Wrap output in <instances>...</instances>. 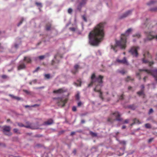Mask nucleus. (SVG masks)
<instances>
[{
  "label": "nucleus",
  "instance_id": "1",
  "mask_svg": "<svg viewBox=\"0 0 157 157\" xmlns=\"http://www.w3.org/2000/svg\"><path fill=\"white\" fill-rule=\"evenodd\" d=\"M104 25L100 23L97 25L89 35V43L93 46H97L103 40L104 35Z\"/></svg>",
  "mask_w": 157,
  "mask_h": 157
},
{
  "label": "nucleus",
  "instance_id": "2",
  "mask_svg": "<svg viewBox=\"0 0 157 157\" xmlns=\"http://www.w3.org/2000/svg\"><path fill=\"white\" fill-rule=\"evenodd\" d=\"M132 30L131 28H129L126 31L124 34H122L121 40L116 41L115 44H112L111 45V49L115 52H117V47L121 49H124L126 46V37L130 33Z\"/></svg>",
  "mask_w": 157,
  "mask_h": 157
},
{
  "label": "nucleus",
  "instance_id": "3",
  "mask_svg": "<svg viewBox=\"0 0 157 157\" xmlns=\"http://www.w3.org/2000/svg\"><path fill=\"white\" fill-rule=\"evenodd\" d=\"M103 78V76L99 75L98 76H96L95 74L93 73L91 77V82L88 85L89 86L92 85L94 84L96 85L94 90L95 92H98L100 98L102 100L103 99V98L102 95V93L101 91V88L102 86Z\"/></svg>",
  "mask_w": 157,
  "mask_h": 157
},
{
  "label": "nucleus",
  "instance_id": "4",
  "mask_svg": "<svg viewBox=\"0 0 157 157\" xmlns=\"http://www.w3.org/2000/svg\"><path fill=\"white\" fill-rule=\"evenodd\" d=\"M121 115L117 112H116L112 113L110 116V117L108 119V121L110 122H112L113 121L116 120L118 121H121L122 119L120 117Z\"/></svg>",
  "mask_w": 157,
  "mask_h": 157
},
{
  "label": "nucleus",
  "instance_id": "5",
  "mask_svg": "<svg viewBox=\"0 0 157 157\" xmlns=\"http://www.w3.org/2000/svg\"><path fill=\"white\" fill-rule=\"evenodd\" d=\"M155 32L153 31H151L147 33L146 38L144 40V42L151 40L153 39H155L157 40V35H155Z\"/></svg>",
  "mask_w": 157,
  "mask_h": 157
},
{
  "label": "nucleus",
  "instance_id": "6",
  "mask_svg": "<svg viewBox=\"0 0 157 157\" xmlns=\"http://www.w3.org/2000/svg\"><path fill=\"white\" fill-rule=\"evenodd\" d=\"M139 71H144L147 73L151 74L155 78V80L157 81V69L153 71L149 70L147 69H140Z\"/></svg>",
  "mask_w": 157,
  "mask_h": 157
},
{
  "label": "nucleus",
  "instance_id": "7",
  "mask_svg": "<svg viewBox=\"0 0 157 157\" xmlns=\"http://www.w3.org/2000/svg\"><path fill=\"white\" fill-rule=\"evenodd\" d=\"M140 49V48L138 46L133 47L129 50V52L133 56L137 57L138 55L137 51L139 50Z\"/></svg>",
  "mask_w": 157,
  "mask_h": 157
},
{
  "label": "nucleus",
  "instance_id": "8",
  "mask_svg": "<svg viewBox=\"0 0 157 157\" xmlns=\"http://www.w3.org/2000/svg\"><path fill=\"white\" fill-rule=\"evenodd\" d=\"M18 125L21 127H24L26 128H30L33 129H37L39 128L38 126L35 124H31L29 125L25 126L22 123H18Z\"/></svg>",
  "mask_w": 157,
  "mask_h": 157
},
{
  "label": "nucleus",
  "instance_id": "9",
  "mask_svg": "<svg viewBox=\"0 0 157 157\" xmlns=\"http://www.w3.org/2000/svg\"><path fill=\"white\" fill-rule=\"evenodd\" d=\"M11 128L10 126H4L3 127V132L5 134L8 136H10L12 134L10 132Z\"/></svg>",
  "mask_w": 157,
  "mask_h": 157
},
{
  "label": "nucleus",
  "instance_id": "10",
  "mask_svg": "<svg viewBox=\"0 0 157 157\" xmlns=\"http://www.w3.org/2000/svg\"><path fill=\"white\" fill-rule=\"evenodd\" d=\"M116 62L126 65H129V63L127 59L125 57H124L122 60L120 59L119 58H117L116 60Z\"/></svg>",
  "mask_w": 157,
  "mask_h": 157
},
{
  "label": "nucleus",
  "instance_id": "11",
  "mask_svg": "<svg viewBox=\"0 0 157 157\" xmlns=\"http://www.w3.org/2000/svg\"><path fill=\"white\" fill-rule=\"evenodd\" d=\"M78 5L77 7V10L80 11L82 7L86 4L87 0H78Z\"/></svg>",
  "mask_w": 157,
  "mask_h": 157
},
{
  "label": "nucleus",
  "instance_id": "12",
  "mask_svg": "<svg viewBox=\"0 0 157 157\" xmlns=\"http://www.w3.org/2000/svg\"><path fill=\"white\" fill-rule=\"evenodd\" d=\"M67 99H64L62 98H59L58 101V103L59 105L63 107L64 106L65 104L67 102Z\"/></svg>",
  "mask_w": 157,
  "mask_h": 157
},
{
  "label": "nucleus",
  "instance_id": "13",
  "mask_svg": "<svg viewBox=\"0 0 157 157\" xmlns=\"http://www.w3.org/2000/svg\"><path fill=\"white\" fill-rule=\"evenodd\" d=\"M132 10H129L127 12H126L125 13H124L123 14H122V15H121L120 18L121 19H123L124 18H125L128 16L131 15L132 13Z\"/></svg>",
  "mask_w": 157,
  "mask_h": 157
},
{
  "label": "nucleus",
  "instance_id": "14",
  "mask_svg": "<svg viewBox=\"0 0 157 157\" xmlns=\"http://www.w3.org/2000/svg\"><path fill=\"white\" fill-rule=\"evenodd\" d=\"M67 90L64 88L59 89L57 90H54L53 91V93H62L63 92H66Z\"/></svg>",
  "mask_w": 157,
  "mask_h": 157
},
{
  "label": "nucleus",
  "instance_id": "15",
  "mask_svg": "<svg viewBox=\"0 0 157 157\" xmlns=\"http://www.w3.org/2000/svg\"><path fill=\"white\" fill-rule=\"evenodd\" d=\"M79 68V66L78 65H76L74 66V68L73 70L72 71L73 73L75 74L78 71V69Z\"/></svg>",
  "mask_w": 157,
  "mask_h": 157
},
{
  "label": "nucleus",
  "instance_id": "16",
  "mask_svg": "<svg viewBox=\"0 0 157 157\" xmlns=\"http://www.w3.org/2000/svg\"><path fill=\"white\" fill-rule=\"evenodd\" d=\"M53 123V121L52 119H50L47 121L45 122L44 123V124L46 125H50Z\"/></svg>",
  "mask_w": 157,
  "mask_h": 157
},
{
  "label": "nucleus",
  "instance_id": "17",
  "mask_svg": "<svg viewBox=\"0 0 157 157\" xmlns=\"http://www.w3.org/2000/svg\"><path fill=\"white\" fill-rule=\"evenodd\" d=\"M25 64L23 63H21L18 66V70H20L21 69L25 68Z\"/></svg>",
  "mask_w": 157,
  "mask_h": 157
},
{
  "label": "nucleus",
  "instance_id": "18",
  "mask_svg": "<svg viewBox=\"0 0 157 157\" xmlns=\"http://www.w3.org/2000/svg\"><path fill=\"white\" fill-rule=\"evenodd\" d=\"M57 56L58 55L55 56L54 59L52 61V65H54L56 63H58L59 62V61L56 60V58Z\"/></svg>",
  "mask_w": 157,
  "mask_h": 157
},
{
  "label": "nucleus",
  "instance_id": "19",
  "mask_svg": "<svg viewBox=\"0 0 157 157\" xmlns=\"http://www.w3.org/2000/svg\"><path fill=\"white\" fill-rule=\"evenodd\" d=\"M157 2V1L156 0H151L149 2L147 3V5H150L153 4Z\"/></svg>",
  "mask_w": 157,
  "mask_h": 157
},
{
  "label": "nucleus",
  "instance_id": "20",
  "mask_svg": "<svg viewBox=\"0 0 157 157\" xmlns=\"http://www.w3.org/2000/svg\"><path fill=\"white\" fill-rule=\"evenodd\" d=\"M142 61H143V63H148L150 66L153 63V62H149L148 61L145 60L144 58L142 59Z\"/></svg>",
  "mask_w": 157,
  "mask_h": 157
},
{
  "label": "nucleus",
  "instance_id": "21",
  "mask_svg": "<svg viewBox=\"0 0 157 157\" xmlns=\"http://www.w3.org/2000/svg\"><path fill=\"white\" fill-rule=\"evenodd\" d=\"M24 60L26 61L27 63H30L31 61V59L29 57H24Z\"/></svg>",
  "mask_w": 157,
  "mask_h": 157
},
{
  "label": "nucleus",
  "instance_id": "22",
  "mask_svg": "<svg viewBox=\"0 0 157 157\" xmlns=\"http://www.w3.org/2000/svg\"><path fill=\"white\" fill-rule=\"evenodd\" d=\"M75 99L77 100H79L80 99V93L79 92H77L75 96Z\"/></svg>",
  "mask_w": 157,
  "mask_h": 157
},
{
  "label": "nucleus",
  "instance_id": "23",
  "mask_svg": "<svg viewBox=\"0 0 157 157\" xmlns=\"http://www.w3.org/2000/svg\"><path fill=\"white\" fill-rule=\"evenodd\" d=\"M45 56L43 55V56H39L37 58H35L36 60V58H39L40 60H42L44 58H45Z\"/></svg>",
  "mask_w": 157,
  "mask_h": 157
},
{
  "label": "nucleus",
  "instance_id": "24",
  "mask_svg": "<svg viewBox=\"0 0 157 157\" xmlns=\"http://www.w3.org/2000/svg\"><path fill=\"white\" fill-rule=\"evenodd\" d=\"M137 94L139 95H143L144 96V94L143 92V91L142 90L138 92H137Z\"/></svg>",
  "mask_w": 157,
  "mask_h": 157
},
{
  "label": "nucleus",
  "instance_id": "25",
  "mask_svg": "<svg viewBox=\"0 0 157 157\" xmlns=\"http://www.w3.org/2000/svg\"><path fill=\"white\" fill-rule=\"evenodd\" d=\"M140 33H137L136 34H135V35H133V37H136L137 38H140Z\"/></svg>",
  "mask_w": 157,
  "mask_h": 157
},
{
  "label": "nucleus",
  "instance_id": "26",
  "mask_svg": "<svg viewBox=\"0 0 157 157\" xmlns=\"http://www.w3.org/2000/svg\"><path fill=\"white\" fill-rule=\"evenodd\" d=\"M10 96H11L13 98H14L18 100H20L21 99V98H19L18 97L14 96L13 95H10Z\"/></svg>",
  "mask_w": 157,
  "mask_h": 157
},
{
  "label": "nucleus",
  "instance_id": "27",
  "mask_svg": "<svg viewBox=\"0 0 157 157\" xmlns=\"http://www.w3.org/2000/svg\"><path fill=\"white\" fill-rule=\"evenodd\" d=\"M90 134L93 137H96L97 136V134L96 133L93 132H90Z\"/></svg>",
  "mask_w": 157,
  "mask_h": 157
},
{
  "label": "nucleus",
  "instance_id": "28",
  "mask_svg": "<svg viewBox=\"0 0 157 157\" xmlns=\"http://www.w3.org/2000/svg\"><path fill=\"white\" fill-rule=\"evenodd\" d=\"M145 126L146 128H151L150 124L148 123L146 124L145 125Z\"/></svg>",
  "mask_w": 157,
  "mask_h": 157
},
{
  "label": "nucleus",
  "instance_id": "29",
  "mask_svg": "<svg viewBox=\"0 0 157 157\" xmlns=\"http://www.w3.org/2000/svg\"><path fill=\"white\" fill-rule=\"evenodd\" d=\"M134 123L137 124H140V123L139 122V121L137 119H135L134 120Z\"/></svg>",
  "mask_w": 157,
  "mask_h": 157
},
{
  "label": "nucleus",
  "instance_id": "30",
  "mask_svg": "<svg viewBox=\"0 0 157 157\" xmlns=\"http://www.w3.org/2000/svg\"><path fill=\"white\" fill-rule=\"evenodd\" d=\"M36 80H33L32 81L30 82H29V83L30 85H32L33 83H36Z\"/></svg>",
  "mask_w": 157,
  "mask_h": 157
},
{
  "label": "nucleus",
  "instance_id": "31",
  "mask_svg": "<svg viewBox=\"0 0 157 157\" xmlns=\"http://www.w3.org/2000/svg\"><path fill=\"white\" fill-rule=\"evenodd\" d=\"M24 19L23 18H22L21 19V20L20 22L17 24V26H19L22 23V22L24 21Z\"/></svg>",
  "mask_w": 157,
  "mask_h": 157
},
{
  "label": "nucleus",
  "instance_id": "32",
  "mask_svg": "<svg viewBox=\"0 0 157 157\" xmlns=\"http://www.w3.org/2000/svg\"><path fill=\"white\" fill-rule=\"evenodd\" d=\"M119 72L122 75H124L125 73V71L123 70L120 71Z\"/></svg>",
  "mask_w": 157,
  "mask_h": 157
},
{
  "label": "nucleus",
  "instance_id": "33",
  "mask_svg": "<svg viewBox=\"0 0 157 157\" xmlns=\"http://www.w3.org/2000/svg\"><path fill=\"white\" fill-rule=\"evenodd\" d=\"M36 4L37 6H40L41 7L42 6L41 4L40 3L36 2Z\"/></svg>",
  "mask_w": 157,
  "mask_h": 157
},
{
  "label": "nucleus",
  "instance_id": "34",
  "mask_svg": "<svg viewBox=\"0 0 157 157\" xmlns=\"http://www.w3.org/2000/svg\"><path fill=\"white\" fill-rule=\"evenodd\" d=\"M132 80V79L130 77H128L126 79V81L128 82L130 80Z\"/></svg>",
  "mask_w": 157,
  "mask_h": 157
},
{
  "label": "nucleus",
  "instance_id": "35",
  "mask_svg": "<svg viewBox=\"0 0 157 157\" xmlns=\"http://www.w3.org/2000/svg\"><path fill=\"white\" fill-rule=\"evenodd\" d=\"M45 77L47 78H49L50 77V75L49 74H45Z\"/></svg>",
  "mask_w": 157,
  "mask_h": 157
},
{
  "label": "nucleus",
  "instance_id": "36",
  "mask_svg": "<svg viewBox=\"0 0 157 157\" xmlns=\"http://www.w3.org/2000/svg\"><path fill=\"white\" fill-rule=\"evenodd\" d=\"M72 10L71 8H69L68 10V12L69 13H72Z\"/></svg>",
  "mask_w": 157,
  "mask_h": 157
},
{
  "label": "nucleus",
  "instance_id": "37",
  "mask_svg": "<svg viewBox=\"0 0 157 157\" xmlns=\"http://www.w3.org/2000/svg\"><path fill=\"white\" fill-rule=\"evenodd\" d=\"M82 104V103L81 101H79L78 103V106H80Z\"/></svg>",
  "mask_w": 157,
  "mask_h": 157
},
{
  "label": "nucleus",
  "instance_id": "38",
  "mask_svg": "<svg viewBox=\"0 0 157 157\" xmlns=\"http://www.w3.org/2000/svg\"><path fill=\"white\" fill-rule=\"evenodd\" d=\"M51 26L50 25H47L46 27V29L47 30H49L50 29Z\"/></svg>",
  "mask_w": 157,
  "mask_h": 157
},
{
  "label": "nucleus",
  "instance_id": "39",
  "mask_svg": "<svg viewBox=\"0 0 157 157\" xmlns=\"http://www.w3.org/2000/svg\"><path fill=\"white\" fill-rule=\"evenodd\" d=\"M70 29L71 30L73 31H74L76 29L75 28L73 27V28H70Z\"/></svg>",
  "mask_w": 157,
  "mask_h": 157
},
{
  "label": "nucleus",
  "instance_id": "40",
  "mask_svg": "<svg viewBox=\"0 0 157 157\" xmlns=\"http://www.w3.org/2000/svg\"><path fill=\"white\" fill-rule=\"evenodd\" d=\"M13 131L15 133H17L18 132V129L17 128H14Z\"/></svg>",
  "mask_w": 157,
  "mask_h": 157
},
{
  "label": "nucleus",
  "instance_id": "41",
  "mask_svg": "<svg viewBox=\"0 0 157 157\" xmlns=\"http://www.w3.org/2000/svg\"><path fill=\"white\" fill-rule=\"evenodd\" d=\"M72 109L73 111H75L76 110V108L75 106H73L72 107Z\"/></svg>",
  "mask_w": 157,
  "mask_h": 157
},
{
  "label": "nucleus",
  "instance_id": "42",
  "mask_svg": "<svg viewBox=\"0 0 157 157\" xmlns=\"http://www.w3.org/2000/svg\"><path fill=\"white\" fill-rule=\"evenodd\" d=\"M153 111L152 109H150L149 112V113L150 114L151 113H152L153 112Z\"/></svg>",
  "mask_w": 157,
  "mask_h": 157
},
{
  "label": "nucleus",
  "instance_id": "43",
  "mask_svg": "<svg viewBox=\"0 0 157 157\" xmlns=\"http://www.w3.org/2000/svg\"><path fill=\"white\" fill-rule=\"evenodd\" d=\"M82 18L83 20L85 21H86V19L85 16H82Z\"/></svg>",
  "mask_w": 157,
  "mask_h": 157
},
{
  "label": "nucleus",
  "instance_id": "44",
  "mask_svg": "<svg viewBox=\"0 0 157 157\" xmlns=\"http://www.w3.org/2000/svg\"><path fill=\"white\" fill-rule=\"evenodd\" d=\"M136 75L137 76H138L139 78L140 79L141 78L140 77V74L139 73H136Z\"/></svg>",
  "mask_w": 157,
  "mask_h": 157
},
{
  "label": "nucleus",
  "instance_id": "45",
  "mask_svg": "<svg viewBox=\"0 0 157 157\" xmlns=\"http://www.w3.org/2000/svg\"><path fill=\"white\" fill-rule=\"evenodd\" d=\"M2 77L3 78H6L7 76L6 75H2Z\"/></svg>",
  "mask_w": 157,
  "mask_h": 157
},
{
  "label": "nucleus",
  "instance_id": "46",
  "mask_svg": "<svg viewBox=\"0 0 157 157\" xmlns=\"http://www.w3.org/2000/svg\"><path fill=\"white\" fill-rule=\"evenodd\" d=\"M128 120H125V121L124 122V123H128Z\"/></svg>",
  "mask_w": 157,
  "mask_h": 157
},
{
  "label": "nucleus",
  "instance_id": "47",
  "mask_svg": "<svg viewBox=\"0 0 157 157\" xmlns=\"http://www.w3.org/2000/svg\"><path fill=\"white\" fill-rule=\"evenodd\" d=\"M39 67H38L35 70H34L33 71V72H36L37 71L39 70Z\"/></svg>",
  "mask_w": 157,
  "mask_h": 157
},
{
  "label": "nucleus",
  "instance_id": "48",
  "mask_svg": "<svg viewBox=\"0 0 157 157\" xmlns=\"http://www.w3.org/2000/svg\"><path fill=\"white\" fill-rule=\"evenodd\" d=\"M18 44H15V45H14V47H15L16 48H17V47H18Z\"/></svg>",
  "mask_w": 157,
  "mask_h": 157
},
{
  "label": "nucleus",
  "instance_id": "49",
  "mask_svg": "<svg viewBox=\"0 0 157 157\" xmlns=\"http://www.w3.org/2000/svg\"><path fill=\"white\" fill-rule=\"evenodd\" d=\"M123 95H122L121 96H120V98H119V99H123Z\"/></svg>",
  "mask_w": 157,
  "mask_h": 157
},
{
  "label": "nucleus",
  "instance_id": "50",
  "mask_svg": "<svg viewBox=\"0 0 157 157\" xmlns=\"http://www.w3.org/2000/svg\"><path fill=\"white\" fill-rule=\"evenodd\" d=\"M39 105H38L35 104V105H32L31 106L34 107L36 106H39Z\"/></svg>",
  "mask_w": 157,
  "mask_h": 157
},
{
  "label": "nucleus",
  "instance_id": "51",
  "mask_svg": "<svg viewBox=\"0 0 157 157\" xmlns=\"http://www.w3.org/2000/svg\"><path fill=\"white\" fill-rule=\"evenodd\" d=\"M121 143H123L124 144H126V142L125 141H123L121 142Z\"/></svg>",
  "mask_w": 157,
  "mask_h": 157
},
{
  "label": "nucleus",
  "instance_id": "52",
  "mask_svg": "<svg viewBox=\"0 0 157 157\" xmlns=\"http://www.w3.org/2000/svg\"><path fill=\"white\" fill-rule=\"evenodd\" d=\"M152 10L153 11H156L157 10V8H154Z\"/></svg>",
  "mask_w": 157,
  "mask_h": 157
},
{
  "label": "nucleus",
  "instance_id": "53",
  "mask_svg": "<svg viewBox=\"0 0 157 157\" xmlns=\"http://www.w3.org/2000/svg\"><path fill=\"white\" fill-rule=\"evenodd\" d=\"M75 134V132H71V135L72 136L74 134Z\"/></svg>",
  "mask_w": 157,
  "mask_h": 157
},
{
  "label": "nucleus",
  "instance_id": "54",
  "mask_svg": "<svg viewBox=\"0 0 157 157\" xmlns=\"http://www.w3.org/2000/svg\"><path fill=\"white\" fill-rule=\"evenodd\" d=\"M144 86L143 85H142L141 86V88L142 89H144Z\"/></svg>",
  "mask_w": 157,
  "mask_h": 157
},
{
  "label": "nucleus",
  "instance_id": "55",
  "mask_svg": "<svg viewBox=\"0 0 157 157\" xmlns=\"http://www.w3.org/2000/svg\"><path fill=\"white\" fill-rule=\"evenodd\" d=\"M85 122V121H84V120H82L81 121V123H84Z\"/></svg>",
  "mask_w": 157,
  "mask_h": 157
},
{
  "label": "nucleus",
  "instance_id": "56",
  "mask_svg": "<svg viewBox=\"0 0 157 157\" xmlns=\"http://www.w3.org/2000/svg\"><path fill=\"white\" fill-rule=\"evenodd\" d=\"M125 128L126 126L124 125L122 127V129H124Z\"/></svg>",
  "mask_w": 157,
  "mask_h": 157
},
{
  "label": "nucleus",
  "instance_id": "57",
  "mask_svg": "<svg viewBox=\"0 0 157 157\" xmlns=\"http://www.w3.org/2000/svg\"><path fill=\"white\" fill-rule=\"evenodd\" d=\"M30 106L29 105H26L25 106V108H27V107H30Z\"/></svg>",
  "mask_w": 157,
  "mask_h": 157
},
{
  "label": "nucleus",
  "instance_id": "58",
  "mask_svg": "<svg viewBox=\"0 0 157 157\" xmlns=\"http://www.w3.org/2000/svg\"><path fill=\"white\" fill-rule=\"evenodd\" d=\"M73 153L75 154L76 153V151L75 150H74L73 152Z\"/></svg>",
  "mask_w": 157,
  "mask_h": 157
},
{
  "label": "nucleus",
  "instance_id": "59",
  "mask_svg": "<svg viewBox=\"0 0 157 157\" xmlns=\"http://www.w3.org/2000/svg\"><path fill=\"white\" fill-rule=\"evenodd\" d=\"M147 77L146 76L144 78V81H145V80H146V78Z\"/></svg>",
  "mask_w": 157,
  "mask_h": 157
},
{
  "label": "nucleus",
  "instance_id": "60",
  "mask_svg": "<svg viewBox=\"0 0 157 157\" xmlns=\"http://www.w3.org/2000/svg\"><path fill=\"white\" fill-rule=\"evenodd\" d=\"M131 88H132V87H131V86L128 87V89L129 90H130V89Z\"/></svg>",
  "mask_w": 157,
  "mask_h": 157
},
{
  "label": "nucleus",
  "instance_id": "61",
  "mask_svg": "<svg viewBox=\"0 0 157 157\" xmlns=\"http://www.w3.org/2000/svg\"><path fill=\"white\" fill-rule=\"evenodd\" d=\"M151 140H152V139H150L149 140V142H151Z\"/></svg>",
  "mask_w": 157,
  "mask_h": 157
},
{
  "label": "nucleus",
  "instance_id": "62",
  "mask_svg": "<svg viewBox=\"0 0 157 157\" xmlns=\"http://www.w3.org/2000/svg\"><path fill=\"white\" fill-rule=\"evenodd\" d=\"M123 154H124V153H122L120 155H122Z\"/></svg>",
  "mask_w": 157,
  "mask_h": 157
},
{
  "label": "nucleus",
  "instance_id": "63",
  "mask_svg": "<svg viewBox=\"0 0 157 157\" xmlns=\"http://www.w3.org/2000/svg\"><path fill=\"white\" fill-rule=\"evenodd\" d=\"M120 150H121V151H123L124 149H120Z\"/></svg>",
  "mask_w": 157,
  "mask_h": 157
},
{
  "label": "nucleus",
  "instance_id": "64",
  "mask_svg": "<svg viewBox=\"0 0 157 157\" xmlns=\"http://www.w3.org/2000/svg\"><path fill=\"white\" fill-rule=\"evenodd\" d=\"M44 88V87H41L39 88Z\"/></svg>",
  "mask_w": 157,
  "mask_h": 157
}]
</instances>
